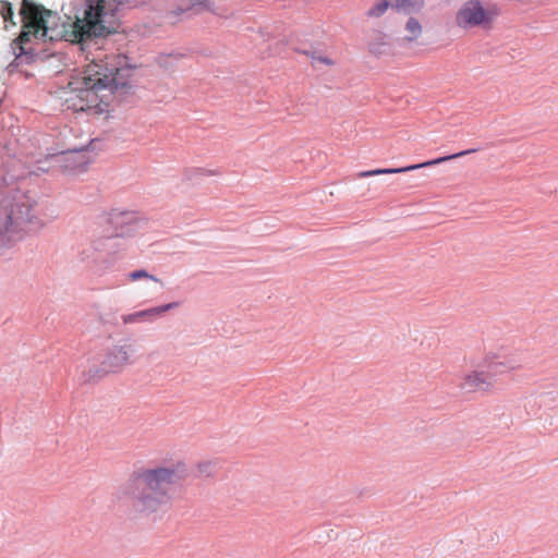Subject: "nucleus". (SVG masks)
<instances>
[{
  "label": "nucleus",
  "instance_id": "5",
  "mask_svg": "<svg viewBox=\"0 0 558 558\" xmlns=\"http://www.w3.org/2000/svg\"><path fill=\"white\" fill-rule=\"evenodd\" d=\"M130 222L131 215L128 211L111 209L100 214L94 222V248L101 251L105 241L125 235Z\"/></svg>",
  "mask_w": 558,
  "mask_h": 558
},
{
  "label": "nucleus",
  "instance_id": "2",
  "mask_svg": "<svg viewBox=\"0 0 558 558\" xmlns=\"http://www.w3.org/2000/svg\"><path fill=\"white\" fill-rule=\"evenodd\" d=\"M181 476L175 468L159 466L136 474L125 494L136 513L151 514L162 510L171 501L170 486Z\"/></svg>",
  "mask_w": 558,
  "mask_h": 558
},
{
  "label": "nucleus",
  "instance_id": "1",
  "mask_svg": "<svg viewBox=\"0 0 558 558\" xmlns=\"http://www.w3.org/2000/svg\"><path fill=\"white\" fill-rule=\"evenodd\" d=\"M134 68L128 64L98 63L93 60L83 72L72 74V109L85 111L98 106V92L109 89L111 93L126 90L132 86Z\"/></svg>",
  "mask_w": 558,
  "mask_h": 558
},
{
  "label": "nucleus",
  "instance_id": "14",
  "mask_svg": "<svg viewBox=\"0 0 558 558\" xmlns=\"http://www.w3.org/2000/svg\"><path fill=\"white\" fill-rule=\"evenodd\" d=\"M179 2L178 11H174L173 13L175 15L186 12L189 10H192L196 7H208L209 0H177Z\"/></svg>",
  "mask_w": 558,
  "mask_h": 558
},
{
  "label": "nucleus",
  "instance_id": "11",
  "mask_svg": "<svg viewBox=\"0 0 558 558\" xmlns=\"http://www.w3.org/2000/svg\"><path fill=\"white\" fill-rule=\"evenodd\" d=\"M96 154L89 147H72V173H83Z\"/></svg>",
  "mask_w": 558,
  "mask_h": 558
},
{
  "label": "nucleus",
  "instance_id": "12",
  "mask_svg": "<svg viewBox=\"0 0 558 558\" xmlns=\"http://www.w3.org/2000/svg\"><path fill=\"white\" fill-rule=\"evenodd\" d=\"M179 304L173 302V303H168V304H165V305H161V306H156V307H151V308H148V310H143V311H140V312H136V313H133V314H129V315H125L122 317L123 319V323L124 324H132V323H135L137 320H142V319H154L155 317L168 312L169 310H172L174 307H177Z\"/></svg>",
  "mask_w": 558,
  "mask_h": 558
},
{
  "label": "nucleus",
  "instance_id": "13",
  "mask_svg": "<svg viewBox=\"0 0 558 558\" xmlns=\"http://www.w3.org/2000/svg\"><path fill=\"white\" fill-rule=\"evenodd\" d=\"M397 9H403L412 12H421L425 5V0H390Z\"/></svg>",
  "mask_w": 558,
  "mask_h": 558
},
{
  "label": "nucleus",
  "instance_id": "6",
  "mask_svg": "<svg viewBox=\"0 0 558 558\" xmlns=\"http://www.w3.org/2000/svg\"><path fill=\"white\" fill-rule=\"evenodd\" d=\"M495 13L484 8L478 0L464 2L456 14V23L461 28H473L489 25Z\"/></svg>",
  "mask_w": 558,
  "mask_h": 558
},
{
  "label": "nucleus",
  "instance_id": "8",
  "mask_svg": "<svg viewBox=\"0 0 558 558\" xmlns=\"http://www.w3.org/2000/svg\"><path fill=\"white\" fill-rule=\"evenodd\" d=\"M22 217L14 206L0 205V241L11 242L20 236Z\"/></svg>",
  "mask_w": 558,
  "mask_h": 558
},
{
  "label": "nucleus",
  "instance_id": "4",
  "mask_svg": "<svg viewBox=\"0 0 558 558\" xmlns=\"http://www.w3.org/2000/svg\"><path fill=\"white\" fill-rule=\"evenodd\" d=\"M483 364L487 368L484 369H472L464 373L459 381V388L468 393H487L495 389L497 374H504L506 372H515L519 369L510 359H501L499 354L495 352H488L483 359Z\"/></svg>",
  "mask_w": 558,
  "mask_h": 558
},
{
  "label": "nucleus",
  "instance_id": "10",
  "mask_svg": "<svg viewBox=\"0 0 558 558\" xmlns=\"http://www.w3.org/2000/svg\"><path fill=\"white\" fill-rule=\"evenodd\" d=\"M130 363V352L126 347H114L101 362L102 374H114Z\"/></svg>",
  "mask_w": 558,
  "mask_h": 558
},
{
  "label": "nucleus",
  "instance_id": "15",
  "mask_svg": "<svg viewBox=\"0 0 558 558\" xmlns=\"http://www.w3.org/2000/svg\"><path fill=\"white\" fill-rule=\"evenodd\" d=\"M390 2L388 0H377L367 11L368 17H380L389 9Z\"/></svg>",
  "mask_w": 558,
  "mask_h": 558
},
{
  "label": "nucleus",
  "instance_id": "9",
  "mask_svg": "<svg viewBox=\"0 0 558 558\" xmlns=\"http://www.w3.org/2000/svg\"><path fill=\"white\" fill-rule=\"evenodd\" d=\"M425 33V27L421 19L410 15L405 19L400 40L404 46L412 47L421 44Z\"/></svg>",
  "mask_w": 558,
  "mask_h": 558
},
{
  "label": "nucleus",
  "instance_id": "18",
  "mask_svg": "<svg viewBox=\"0 0 558 558\" xmlns=\"http://www.w3.org/2000/svg\"><path fill=\"white\" fill-rule=\"evenodd\" d=\"M313 61H314L315 64H318V63H324V64H327V65H332L333 64V61L330 60L327 57H316V58H314Z\"/></svg>",
  "mask_w": 558,
  "mask_h": 558
},
{
  "label": "nucleus",
  "instance_id": "3",
  "mask_svg": "<svg viewBox=\"0 0 558 558\" xmlns=\"http://www.w3.org/2000/svg\"><path fill=\"white\" fill-rule=\"evenodd\" d=\"M21 15L24 23L23 32L12 44L16 57L27 53L24 45L29 41L32 36L58 40L66 34L65 24L61 22L56 12L46 10L31 0L22 1Z\"/></svg>",
  "mask_w": 558,
  "mask_h": 558
},
{
  "label": "nucleus",
  "instance_id": "17",
  "mask_svg": "<svg viewBox=\"0 0 558 558\" xmlns=\"http://www.w3.org/2000/svg\"><path fill=\"white\" fill-rule=\"evenodd\" d=\"M129 278L132 281H136V280L145 278V279H150L153 281L159 282V279H157L156 277L149 275L147 271H145L143 269L130 272L129 274Z\"/></svg>",
  "mask_w": 558,
  "mask_h": 558
},
{
  "label": "nucleus",
  "instance_id": "7",
  "mask_svg": "<svg viewBox=\"0 0 558 558\" xmlns=\"http://www.w3.org/2000/svg\"><path fill=\"white\" fill-rule=\"evenodd\" d=\"M473 151H475V150L474 149H468V150H463V151H460V153H457V154H453V155H450V156H445V157H440V158H437V159H434V160L425 161V162L417 163V165H411V166H407V167H401V168H384V169H374V170L361 171V172H359L356 174V178L363 179V178L376 177V175H380V174H392V173L409 172V171H413V170H416V169L426 168V167H430V166H434V165H439V163L445 162L447 160L459 158V157L465 156L468 154H471Z\"/></svg>",
  "mask_w": 558,
  "mask_h": 558
},
{
  "label": "nucleus",
  "instance_id": "16",
  "mask_svg": "<svg viewBox=\"0 0 558 558\" xmlns=\"http://www.w3.org/2000/svg\"><path fill=\"white\" fill-rule=\"evenodd\" d=\"M0 14L5 22L12 21V17H13L12 4L8 1H0Z\"/></svg>",
  "mask_w": 558,
  "mask_h": 558
}]
</instances>
